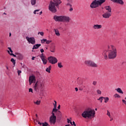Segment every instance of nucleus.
I'll use <instances>...</instances> for the list:
<instances>
[{"mask_svg": "<svg viewBox=\"0 0 126 126\" xmlns=\"http://www.w3.org/2000/svg\"><path fill=\"white\" fill-rule=\"evenodd\" d=\"M41 42L42 44H50L52 42L51 40H47L46 39H43L41 40Z\"/></svg>", "mask_w": 126, "mask_h": 126, "instance_id": "16", "label": "nucleus"}, {"mask_svg": "<svg viewBox=\"0 0 126 126\" xmlns=\"http://www.w3.org/2000/svg\"><path fill=\"white\" fill-rule=\"evenodd\" d=\"M51 1L56 3L57 7H59V4L62 3V1H61V0H52Z\"/></svg>", "mask_w": 126, "mask_h": 126, "instance_id": "15", "label": "nucleus"}, {"mask_svg": "<svg viewBox=\"0 0 126 126\" xmlns=\"http://www.w3.org/2000/svg\"><path fill=\"white\" fill-rule=\"evenodd\" d=\"M57 111H58V110L54 111V109H52V111L51 113L52 116L50 117H56V116L55 115L54 113H56Z\"/></svg>", "mask_w": 126, "mask_h": 126, "instance_id": "21", "label": "nucleus"}, {"mask_svg": "<svg viewBox=\"0 0 126 126\" xmlns=\"http://www.w3.org/2000/svg\"><path fill=\"white\" fill-rule=\"evenodd\" d=\"M111 1H112L114 3H118L121 5H124L125 4V2L123 0H111Z\"/></svg>", "mask_w": 126, "mask_h": 126, "instance_id": "12", "label": "nucleus"}, {"mask_svg": "<svg viewBox=\"0 0 126 126\" xmlns=\"http://www.w3.org/2000/svg\"><path fill=\"white\" fill-rule=\"evenodd\" d=\"M34 58H35V57H32V60H34Z\"/></svg>", "mask_w": 126, "mask_h": 126, "instance_id": "53", "label": "nucleus"}, {"mask_svg": "<svg viewBox=\"0 0 126 126\" xmlns=\"http://www.w3.org/2000/svg\"><path fill=\"white\" fill-rule=\"evenodd\" d=\"M114 97H115V98H121V96H120V95L119 94H115V95H114Z\"/></svg>", "mask_w": 126, "mask_h": 126, "instance_id": "31", "label": "nucleus"}, {"mask_svg": "<svg viewBox=\"0 0 126 126\" xmlns=\"http://www.w3.org/2000/svg\"><path fill=\"white\" fill-rule=\"evenodd\" d=\"M96 92L97 94L99 95L101 94V91H100V90H97Z\"/></svg>", "mask_w": 126, "mask_h": 126, "instance_id": "37", "label": "nucleus"}, {"mask_svg": "<svg viewBox=\"0 0 126 126\" xmlns=\"http://www.w3.org/2000/svg\"><path fill=\"white\" fill-rule=\"evenodd\" d=\"M6 68H7V70H8V67H6Z\"/></svg>", "mask_w": 126, "mask_h": 126, "instance_id": "58", "label": "nucleus"}, {"mask_svg": "<svg viewBox=\"0 0 126 126\" xmlns=\"http://www.w3.org/2000/svg\"><path fill=\"white\" fill-rule=\"evenodd\" d=\"M26 39L27 40L28 42L30 43V44H32V45H35V43H36V41L35 40V38L34 37H29L27 36L26 37Z\"/></svg>", "mask_w": 126, "mask_h": 126, "instance_id": "10", "label": "nucleus"}, {"mask_svg": "<svg viewBox=\"0 0 126 126\" xmlns=\"http://www.w3.org/2000/svg\"><path fill=\"white\" fill-rule=\"evenodd\" d=\"M85 64L87 65L94 67V68H97V64L94 63V61H91L90 60H88L85 62Z\"/></svg>", "mask_w": 126, "mask_h": 126, "instance_id": "7", "label": "nucleus"}, {"mask_svg": "<svg viewBox=\"0 0 126 126\" xmlns=\"http://www.w3.org/2000/svg\"><path fill=\"white\" fill-rule=\"evenodd\" d=\"M38 11H40L39 9L34 10V12H33L34 14H36V13L38 12Z\"/></svg>", "mask_w": 126, "mask_h": 126, "instance_id": "42", "label": "nucleus"}, {"mask_svg": "<svg viewBox=\"0 0 126 126\" xmlns=\"http://www.w3.org/2000/svg\"><path fill=\"white\" fill-rule=\"evenodd\" d=\"M34 122L38 123V125H39V126H42V123H41L40 122H39L37 120V119L34 120Z\"/></svg>", "mask_w": 126, "mask_h": 126, "instance_id": "30", "label": "nucleus"}, {"mask_svg": "<svg viewBox=\"0 0 126 126\" xmlns=\"http://www.w3.org/2000/svg\"><path fill=\"white\" fill-rule=\"evenodd\" d=\"M50 52H51L52 53H54L55 51V48H50Z\"/></svg>", "mask_w": 126, "mask_h": 126, "instance_id": "34", "label": "nucleus"}, {"mask_svg": "<svg viewBox=\"0 0 126 126\" xmlns=\"http://www.w3.org/2000/svg\"><path fill=\"white\" fill-rule=\"evenodd\" d=\"M113 118H112L111 119H110V121H112L113 120Z\"/></svg>", "mask_w": 126, "mask_h": 126, "instance_id": "57", "label": "nucleus"}, {"mask_svg": "<svg viewBox=\"0 0 126 126\" xmlns=\"http://www.w3.org/2000/svg\"><path fill=\"white\" fill-rule=\"evenodd\" d=\"M29 83L30 85L33 84V89L36 93H39L40 96H43V89L45 87V82L42 80L36 82V77L34 75H32L29 77Z\"/></svg>", "mask_w": 126, "mask_h": 126, "instance_id": "1", "label": "nucleus"}, {"mask_svg": "<svg viewBox=\"0 0 126 126\" xmlns=\"http://www.w3.org/2000/svg\"><path fill=\"white\" fill-rule=\"evenodd\" d=\"M34 104H35L36 105H40V101L36 100V102L34 101Z\"/></svg>", "mask_w": 126, "mask_h": 126, "instance_id": "29", "label": "nucleus"}, {"mask_svg": "<svg viewBox=\"0 0 126 126\" xmlns=\"http://www.w3.org/2000/svg\"><path fill=\"white\" fill-rule=\"evenodd\" d=\"M31 2L32 5H35L36 4V0H31Z\"/></svg>", "mask_w": 126, "mask_h": 126, "instance_id": "24", "label": "nucleus"}, {"mask_svg": "<svg viewBox=\"0 0 126 126\" xmlns=\"http://www.w3.org/2000/svg\"><path fill=\"white\" fill-rule=\"evenodd\" d=\"M58 109H61V105H59V106H58Z\"/></svg>", "mask_w": 126, "mask_h": 126, "instance_id": "52", "label": "nucleus"}, {"mask_svg": "<svg viewBox=\"0 0 126 126\" xmlns=\"http://www.w3.org/2000/svg\"><path fill=\"white\" fill-rule=\"evenodd\" d=\"M67 123H70L71 122L69 119H67Z\"/></svg>", "mask_w": 126, "mask_h": 126, "instance_id": "50", "label": "nucleus"}, {"mask_svg": "<svg viewBox=\"0 0 126 126\" xmlns=\"http://www.w3.org/2000/svg\"><path fill=\"white\" fill-rule=\"evenodd\" d=\"M103 99H105V103H107L109 101V98L108 97H103Z\"/></svg>", "mask_w": 126, "mask_h": 126, "instance_id": "26", "label": "nucleus"}, {"mask_svg": "<svg viewBox=\"0 0 126 126\" xmlns=\"http://www.w3.org/2000/svg\"><path fill=\"white\" fill-rule=\"evenodd\" d=\"M9 36H11V33H9Z\"/></svg>", "mask_w": 126, "mask_h": 126, "instance_id": "59", "label": "nucleus"}, {"mask_svg": "<svg viewBox=\"0 0 126 126\" xmlns=\"http://www.w3.org/2000/svg\"><path fill=\"white\" fill-rule=\"evenodd\" d=\"M115 91L118 92V93H120V94H124V92L121 90V89L120 88H118V89H115Z\"/></svg>", "mask_w": 126, "mask_h": 126, "instance_id": "20", "label": "nucleus"}, {"mask_svg": "<svg viewBox=\"0 0 126 126\" xmlns=\"http://www.w3.org/2000/svg\"><path fill=\"white\" fill-rule=\"evenodd\" d=\"M58 66L60 68H63V65H62V63H58Z\"/></svg>", "mask_w": 126, "mask_h": 126, "instance_id": "25", "label": "nucleus"}, {"mask_svg": "<svg viewBox=\"0 0 126 126\" xmlns=\"http://www.w3.org/2000/svg\"><path fill=\"white\" fill-rule=\"evenodd\" d=\"M95 111H97V108H95Z\"/></svg>", "mask_w": 126, "mask_h": 126, "instance_id": "61", "label": "nucleus"}, {"mask_svg": "<svg viewBox=\"0 0 126 126\" xmlns=\"http://www.w3.org/2000/svg\"><path fill=\"white\" fill-rule=\"evenodd\" d=\"M39 58L42 60V63L44 64H47V63H48V60L47 59V58L44 56L43 54H41Z\"/></svg>", "mask_w": 126, "mask_h": 126, "instance_id": "11", "label": "nucleus"}, {"mask_svg": "<svg viewBox=\"0 0 126 126\" xmlns=\"http://www.w3.org/2000/svg\"><path fill=\"white\" fill-rule=\"evenodd\" d=\"M9 49V50L8 51V53H9V54H12L13 52H12V50L11 49V48H8Z\"/></svg>", "mask_w": 126, "mask_h": 126, "instance_id": "35", "label": "nucleus"}, {"mask_svg": "<svg viewBox=\"0 0 126 126\" xmlns=\"http://www.w3.org/2000/svg\"><path fill=\"white\" fill-rule=\"evenodd\" d=\"M40 52H41V53H43L44 52L43 49H40Z\"/></svg>", "mask_w": 126, "mask_h": 126, "instance_id": "49", "label": "nucleus"}, {"mask_svg": "<svg viewBox=\"0 0 126 126\" xmlns=\"http://www.w3.org/2000/svg\"><path fill=\"white\" fill-rule=\"evenodd\" d=\"M42 13H43V12L42 11L39 12V15H41V14H42Z\"/></svg>", "mask_w": 126, "mask_h": 126, "instance_id": "54", "label": "nucleus"}, {"mask_svg": "<svg viewBox=\"0 0 126 126\" xmlns=\"http://www.w3.org/2000/svg\"><path fill=\"white\" fill-rule=\"evenodd\" d=\"M64 126H70V125H65Z\"/></svg>", "mask_w": 126, "mask_h": 126, "instance_id": "56", "label": "nucleus"}, {"mask_svg": "<svg viewBox=\"0 0 126 126\" xmlns=\"http://www.w3.org/2000/svg\"><path fill=\"white\" fill-rule=\"evenodd\" d=\"M37 49V48H32V50Z\"/></svg>", "mask_w": 126, "mask_h": 126, "instance_id": "55", "label": "nucleus"}, {"mask_svg": "<svg viewBox=\"0 0 126 126\" xmlns=\"http://www.w3.org/2000/svg\"><path fill=\"white\" fill-rule=\"evenodd\" d=\"M106 0H94L91 3L90 6L91 8H97L101 6L102 3H104Z\"/></svg>", "mask_w": 126, "mask_h": 126, "instance_id": "4", "label": "nucleus"}, {"mask_svg": "<svg viewBox=\"0 0 126 126\" xmlns=\"http://www.w3.org/2000/svg\"><path fill=\"white\" fill-rule=\"evenodd\" d=\"M36 13H37V14H39V13H38V12H37Z\"/></svg>", "mask_w": 126, "mask_h": 126, "instance_id": "63", "label": "nucleus"}, {"mask_svg": "<svg viewBox=\"0 0 126 126\" xmlns=\"http://www.w3.org/2000/svg\"><path fill=\"white\" fill-rule=\"evenodd\" d=\"M42 126H48V123L44 122V123H42Z\"/></svg>", "mask_w": 126, "mask_h": 126, "instance_id": "38", "label": "nucleus"}, {"mask_svg": "<svg viewBox=\"0 0 126 126\" xmlns=\"http://www.w3.org/2000/svg\"><path fill=\"white\" fill-rule=\"evenodd\" d=\"M54 31L55 32V34L57 37H60L61 36V33H60V32L58 29H54Z\"/></svg>", "mask_w": 126, "mask_h": 126, "instance_id": "18", "label": "nucleus"}, {"mask_svg": "<svg viewBox=\"0 0 126 126\" xmlns=\"http://www.w3.org/2000/svg\"><path fill=\"white\" fill-rule=\"evenodd\" d=\"M22 73V71L19 70L18 71H17V73H18V75L20 76V74Z\"/></svg>", "mask_w": 126, "mask_h": 126, "instance_id": "43", "label": "nucleus"}, {"mask_svg": "<svg viewBox=\"0 0 126 126\" xmlns=\"http://www.w3.org/2000/svg\"><path fill=\"white\" fill-rule=\"evenodd\" d=\"M93 29H95V30H97V29H101V28H102V26L101 25H94L93 26Z\"/></svg>", "mask_w": 126, "mask_h": 126, "instance_id": "17", "label": "nucleus"}, {"mask_svg": "<svg viewBox=\"0 0 126 126\" xmlns=\"http://www.w3.org/2000/svg\"><path fill=\"white\" fill-rule=\"evenodd\" d=\"M29 93H33V90L32 88H30L29 89Z\"/></svg>", "mask_w": 126, "mask_h": 126, "instance_id": "40", "label": "nucleus"}, {"mask_svg": "<svg viewBox=\"0 0 126 126\" xmlns=\"http://www.w3.org/2000/svg\"><path fill=\"white\" fill-rule=\"evenodd\" d=\"M9 55H10L11 56H13V57H16V58L20 60H22L23 59V55L19 53H15V55L12 53H9Z\"/></svg>", "mask_w": 126, "mask_h": 126, "instance_id": "9", "label": "nucleus"}, {"mask_svg": "<svg viewBox=\"0 0 126 126\" xmlns=\"http://www.w3.org/2000/svg\"><path fill=\"white\" fill-rule=\"evenodd\" d=\"M112 48L114 47V46L113 45L111 46Z\"/></svg>", "mask_w": 126, "mask_h": 126, "instance_id": "62", "label": "nucleus"}, {"mask_svg": "<svg viewBox=\"0 0 126 126\" xmlns=\"http://www.w3.org/2000/svg\"><path fill=\"white\" fill-rule=\"evenodd\" d=\"M107 115L109 117H110V118L111 119V113L109 112V111L108 110L107 111Z\"/></svg>", "mask_w": 126, "mask_h": 126, "instance_id": "33", "label": "nucleus"}, {"mask_svg": "<svg viewBox=\"0 0 126 126\" xmlns=\"http://www.w3.org/2000/svg\"><path fill=\"white\" fill-rule=\"evenodd\" d=\"M47 59L48 60L49 63L52 64H55L58 63V59H57L56 57L50 56V57H48Z\"/></svg>", "mask_w": 126, "mask_h": 126, "instance_id": "8", "label": "nucleus"}, {"mask_svg": "<svg viewBox=\"0 0 126 126\" xmlns=\"http://www.w3.org/2000/svg\"><path fill=\"white\" fill-rule=\"evenodd\" d=\"M103 98L104 97L103 96L99 97V98H97V100H99L100 101V102H102L103 101Z\"/></svg>", "mask_w": 126, "mask_h": 126, "instance_id": "28", "label": "nucleus"}, {"mask_svg": "<svg viewBox=\"0 0 126 126\" xmlns=\"http://www.w3.org/2000/svg\"><path fill=\"white\" fill-rule=\"evenodd\" d=\"M58 112H59L60 116H62V113L60 111H58Z\"/></svg>", "mask_w": 126, "mask_h": 126, "instance_id": "48", "label": "nucleus"}, {"mask_svg": "<svg viewBox=\"0 0 126 126\" xmlns=\"http://www.w3.org/2000/svg\"><path fill=\"white\" fill-rule=\"evenodd\" d=\"M56 6H57V4H56L53 1H51L49 5V10L54 13L57 12V8H56Z\"/></svg>", "mask_w": 126, "mask_h": 126, "instance_id": "6", "label": "nucleus"}, {"mask_svg": "<svg viewBox=\"0 0 126 126\" xmlns=\"http://www.w3.org/2000/svg\"><path fill=\"white\" fill-rule=\"evenodd\" d=\"M122 101L123 103H124L125 105H126V101L124 99L122 100Z\"/></svg>", "mask_w": 126, "mask_h": 126, "instance_id": "46", "label": "nucleus"}, {"mask_svg": "<svg viewBox=\"0 0 126 126\" xmlns=\"http://www.w3.org/2000/svg\"><path fill=\"white\" fill-rule=\"evenodd\" d=\"M72 10H73V8H72V7H70V8L69 9V11H72Z\"/></svg>", "mask_w": 126, "mask_h": 126, "instance_id": "47", "label": "nucleus"}, {"mask_svg": "<svg viewBox=\"0 0 126 126\" xmlns=\"http://www.w3.org/2000/svg\"><path fill=\"white\" fill-rule=\"evenodd\" d=\"M125 99L126 100V98Z\"/></svg>", "mask_w": 126, "mask_h": 126, "instance_id": "64", "label": "nucleus"}, {"mask_svg": "<svg viewBox=\"0 0 126 126\" xmlns=\"http://www.w3.org/2000/svg\"><path fill=\"white\" fill-rule=\"evenodd\" d=\"M66 5L67 6H69V7H71L72 6L71 4H69V3H67Z\"/></svg>", "mask_w": 126, "mask_h": 126, "instance_id": "44", "label": "nucleus"}, {"mask_svg": "<svg viewBox=\"0 0 126 126\" xmlns=\"http://www.w3.org/2000/svg\"><path fill=\"white\" fill-rule=\"evenodd\" d=\"M56 122V117H50V123L55 125Z\"/></svg>", "mask_w": 126, "mask_h": 126, "instance_id": "14", "label": "nucleus"}, {"mask_svg": "<svg viewBox=\"0 0 126 126\" xmlns=\"http://www.w3.org/2000/svg\"><path fill=\"white\" fill-rule=\"evenodd\" d=\"M39 47H41L40 44H37L33 45V48H39Z\"/></svg>", "mask_w": 126, "mask_h": 126, "instance_id": "27", "label": "nucleus"}, {"mask_svg": "<svg viewBox=\"0 0 126 126\" xmlns=\"http://www.w3.org/2000/svg\"><path fill=\"white\" fill-rule=\"evenodd\" d=\"M54 102H55V103H53V105H54V108L53 110H54V111H56L57 110V101L56 100H54Z\"/></svg>", "mask_w": 126, "mask_h": 126, "instance_id": "22", "label": "nucleus"}, {"mask_svg": "<svg viewBox=\"0 0 126 126\" xmlns=\"http://www.w3.org/2000/svg\"><path fill=\"white\" fill-rule=\"evenodd\" d=\"M51 69V66H49L48 67L46 68V71H47V72H48V73H50V70Z\"/></svg>", "mask_w": 126, "mask_h": 126, "instance_id": "23", "label": "nucleus"}, {"mask_svg": "<svg viewBox=\"0 0 126 126\" xmlns=\"http://www.w3.org/2000/svg\"><path fill=\"white\" fill-rule=\"evenodd\" d=\"M93 85L94 86H95L97 85V81H93Z\"/></svg>", "mask_w": 126, "mask_h": 126, "instance_id": "36", "label": "nucleus"}, {"mask_svg": "<svg viewBox=\"0 0 126 126\" xmlns=\"http://www.w3.org/2000/svg\"><path fill=\"white\" fill-rule=\"evenodd\" d=\"M70 125L72 126H76V125L75 124V122H73L72 123L70 122Z\"/></svg>", "mask_w": 126, "mask_h": 126, "instance_id": "39", "label": "nucleus"}, {"mask_svg": "<svg viewBox=\"0 0 126 126\" xmlns=\"http://www.w3.org/2000/svg\"><path fill=\"white\" fill-rule=\"evenodd\" d=\"M82 81H80L79 82H78V85H82Z\"/></svg>", "mask_w": 126, "mask_h": 126, "instance_id": "45", "label": "nucleus"}, {"mask_svg": "<svg viewBox=\"0 0 126 126\" xmlns=\"http://www.w3.org/2000/svg\"><path fill=\"white\" fill-rule=\"evenodd\" d=\"M102 56L105 60L108 58L110 59H114L117 56V50L116 48H108L103 50Z\"/></svg>", "mask_w": 126, "mask_h": 126, "instance_id": "2", "label": "nucleus"}, {"mask_svg": "<svg viewBox=\"0 0 126 126\" xmlns=\"http://www.w3.org/2000/svg\"><path fill=\"white\" fill-rule=\"evenodd\" d=\"M95 114V110H87L85 111L82 114V116L85 119L88 118L89 119L91 117H94Z\"/></svg>", "mask_w": 126, "mask_h": 126, "instance_id": "5", "label": "nucleus"}, {"mask_svg": "<svg viewBox=\"0 0 126 126\" xmlns=\"http://www.w3.org/2000/svg\"><path fill=\"white\" fill-rule=\"evenodd\" d=\"M54 20L56 22H66V23H68L70 22V20L71 19L70 17L67 16H57L55 15L53 17Z\"/></svg>", "mask_w": 126, "mask_h": 126, "instance_id": "3", "label": "nucleus"}, {"mask_svg": "<svg viewBox=\"0 0 126 126\" xmlns=\"http://www.w3.org/2000/svg\"><path fill=\"white\" fill-rule=\"evenodd\" d=\"M112 15V14H111V13L109 12H106L105 13H104L103 14H102V17L103 18H110V17H111V16Z\"/></svg>", "mask_w": 126, "mask_h": 126, "instance_id": "13", "label": "nucleus"}, {"mask_svg": "<svg viewBox=\"0 0 126 126\" xmlns=\"http://www.w3.org/2000/svg\"><path fill=\"white\" fill-rule=\"evenodd\" d=\"M75 91H76V92H78V88H75Z\"/></svg>", "mask_w": 126, "mask_h": 126, "instance_id": "51", "label": "nucleus"}, {"mask_svg": "<svg viewBox=\"0 0 126 126\" xmlns=\"http://www.w3.org/2000/svg\"><path fill=\"white\" fill-rule=\"evenodd\" d=\"M11 62H12V63H13L14 65H15V63H16L15 60L13 58H12L11 59Z\"/></svg>", "mask_w": 126, "mask_h": 126, "instance_id": "32", "label": "nucleus"}, {"mask_svg": "<svg viewBox=\"0 0 126 126\" xmlns=\"http://www.w3.org/2000/svg\"><path fill=\"white\" fill-rule=\"evenodd\" d=\"M104 8L106 10H107V12H110V13H111V12H112V8L111 7V6H106L104 7Z\"/></svg>", "mask_w": 126, "mask_h": 126, "instance_id": "19", "label": "nucleus"}, {"mask_svg": "<svg viewBox=\"0 0 126 126\" xmlns=\"http://www.w3.org/2000/svg\"><path fill=\"white\" fill-rule=\"evenodd\" d=\"M35 116H36V117L37 118V115L36 114Z\"/></svg>", "mask_w": 126, "mask_h": 126, "instance_id": "60", "label": "nucleus"}, {"mask_svg": "<svg viewBox=\"0 0 126 126\" xmlns=\"http://www.w3.org/2000/svg\"><path fill=\"white\" fill-rule=\"evenodd\" d=\"M40 34L41 35V36H44V32H39L38 33V34Z\"/></svg>", "mask_w": 126, "mask_h": 126, "instance_id": "41", "label": "nucleus"}]
</instances>
